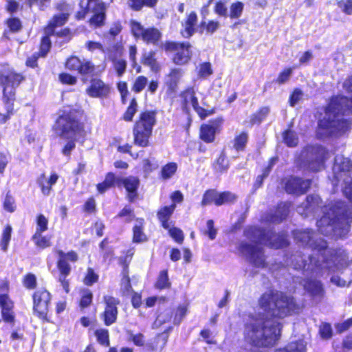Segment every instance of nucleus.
<instances>
[{
  "mask_svg": "<svg viewBox=\"0 0 352 352\" xmlns=\"http://www.w3.org/2000/svg\"><path fill=\"white\" fill-rule=\"evenodd\" d=\"M257 305L263 318L249 316V320L244 324V341L256 348L273 347L280 338L281 324H269V320L283 319L297 313L299 305L293 296L274 288L262 293Z\"/></svg>",
  "mask_w": 352,
  "mask_h": 352,
  "instance_id": "obj_1",
  "label": "nucleus"
},
{
  "mask_svg": "<svg viewBox=\"0 0 352 352\" xmlns=\"http://www.w3.org/2000/svg\"><path fill=\"white\" fill-rule=\"evenodd\" d=\"M99 274L93 267H88L84 274L82 282L84 285L91 287L99 282Z\"/></svg>",
  "mask_w": 352,
  "mask_h": 352,
  "instance_id": "obj_49",
  "label": "nucleus"
},
{
  "mask_svg": "<svg viewBox=\"0 0 352 352\" xmlns=\"http://www.w3.org/2000/svg\"><path fill=\"white\" fill-rule=\"evenodd\" d=\"M270 112V108L268 106H263L258 108L256 112L253 113L250 117V125H259L267 117Z\"/></svg>",
  "mask_w": 352,
  "mask_h": 352,
  "instance_id": "obj_41",
  "label": "nucleus"
},
{
  "mask_svg": "<svg viewBox=\"0 0 352 352\" xmlns=\"http://www.w3.org/2000/svg\"><path fill=\"white\" fill-rule=\"evenodd\" d=\"M138 110V103L135 98H132L126 110L122 115L121 119L126 122H131Z\"/></svg>",
  "mask_w": 352,
  "mask_h": 352,
  "instance_id": "obj_47",
  "label": "nucleus"
},
{
  "mask_svg": "<svg viewBox=\"0 0 352 352\" xmlns=\"http://www.w3.org/2000/svg\"><path fill=\"white\" fill-rule=\"evenodd\" d=\"M322 215L317 221L319 232L343 239L347 235L352 222V208L342 200L330 201L322 208Z\"/></svg>",
  "mask_w": 352,
  "mask_h": 352,
  "instance_id": "obj_2",
  "label": "nucleus"
},
{
  "mask_svg": "<svg viewBox=\"0 0 352 352\" xmlns=\"http://www.w3.org/2000/svg\"><path fill=\"white\" fill-rule=\"evenodd\" d=\"M58 178L59 176L55 172L51 173L49 178L46 177L44 173L38 175L36 178V184L44 196L50 195L52 186L57 182Z\"/></svg>",
  "mask_w": 352,
  "mask_h": 352,
  "instance_id": "obj_27",
  "label": "nucleus"
},
{
  "mask_svg": "<svg viewBox=\"0 0 352 352\" xmlns=\"http://www.w3.org/2000/svg\"><path fill=\"white\" fill-rule=\"evenodd\" d=\"M25 80V76L14 69L0 70V87L2 89V102L6 113L0 112V124L6 123L16 113L14 102L16 88Z\"/></svg>",
  "mask_w": 352,
  "mask_h": 352,
  "instance_id": "obj_4",
  "label": "nucleus"
},
{
  "mask_svg": "<svg viewBox=\"0 0 352 352\" xmlns=\"http://www.w3.org/2000/svg\"><path fill=\"white\" fill-rule=\"evenodd\" d=\"M220 23L216 20L201 21L199 25V34H213L219 28Z\"/></svg>",
  "mask_w": 352,
  "mask_h": 352,
  "instance_id": "obj_46",
  "label": "nucleus"
},
{
  "mask_svg": "<svg viewBox=\"0 0 352 352\" xmlns=\"http://www.w3.org/2000/svg\"><path fill=\"white\" fill-rule=\"evenodd\" d=\"M138 222L132 228V242L133 243H142L148 241V237L144 232V219L143 218H137Z\"/></svg>",
  "mask_w": 352,
  "mask_h": 352,
  "instance_id": "obj_33",
  "label": "nucleus"
},
{
  "mask_svg": "<svg viewBox=\"0 0 352 352\" xmlns=\"http://www.w3.org/2000/svg\"><path fill=\"white\" fill-rule=\"evenodd\" d=\"M238 198V195L232 191H219L218 207L223 205H234L237 202Z\"/></svg>",
  "mask_w": 352,
  "mask_h": 352,
  "instance_id": "obj_42",
  "label": "nucleus"
},
{
  "mask_svg": "<svg viewBox=\"0 0 352 352\" xmlns=\"http://www.w3.org/2000/svg\"><path fill=\"white\" fill-rule=\"evenodd\" d=\"M314 232L312 230H295L292 231V236L296 243L303 247H309L316 250L318 256L323 258V263H326L328 271L332 270L330 262H335L338 256V250L328 249L327 242L323 239L316 241L314 239Z\"/></svg>",
  "mask_w": 352,
  "mask_h": 352,
  "instance_id": "obj_5",
  "label": "nucleus"
},
{
  "mask_svg": "<svg viewBox=\"0 0 352 352\" xmlns=\"http://www.w3.org/2000/svg\"><path fill=\"white\" fill-rule=\"evenodd\" d=\"M329 157V151L322 145H316L312 151V156L308 162L311 171L317 173L325 168V162Z\"/></svg>",
  "mask_w": 352,
  "mask_h": 352,
  "instance_id": "obj_21",
  "label": "nucleus"
},
{
  "mask_svg": "<svg viewBox=\"0 0 352 352\" xmlns=\"http://www.w3.org/2000/svg\"><path fill=\"white\" fill-rule=\"evenodd\" d=\"M324 112L334 117L352 114V97L342 94L332 96L327 104Z\"/></svg>",
  "mask_w": 352,
  "mask_h": 352,
  "instance_id": "obj_12",
  "label": "nucleus"
},
{
  "mask_svg": "<svg viewBox=\"0 0 352 352\" xmlns=\"http://www.w3.org/2000/svg\"><path fill=\"white\" fill-rule=\"evenodd\" d=\"M157 109H144L139 113L132 128L133 144L135 146L146 148L151 145L150 140L157 124Z\"/></svg>",
  "mask_w": 352,
  "mask_h": 352,
  "instance_id": "obj_6",
  "label": "nucleus"
},
{
  "mask_svg": "<svg viewBox=\"0 0 352 352\" xmlns=\"http://www.w3.org/2000/svg\"><path fill=\"white\" fill-rule=\"evenodd\" d=\"M111 88L99 78H93L90 80L89 85L86 88V94L91 98H105L110 94Z\"/></svg>",
  "mask_w": 352,
  "mask_h": 352,
  "instance_id": "obj_24",
  "label": "nucleus"
},
{
  "mask_svg": "<svg viewBox=\"0 0 352 352\" xmlns=\"http://www.w3.org/2000/svg\"><path fill=\"white\" fill-rule=\"evenodd\" d=\"M350 122L346 119H331L323 118L318 121V128L325 131L331 135L342 134L347 131L351 127Z\"/></svg>",
  "mask_w": 352,
  "mask_h": 352,
  "instance_id": "obj_17",
  "label": "nucleus"
},
{
  "mask_svg": "<svg viewBox=\"0 0 352 352\" xmlns=\"http://www.w3.org/2000/svg\"><path fill=\"white\" fill-rule=\"evenodd\" d=\"M156 51L151 50L147 53H144L142 55L140 63L145 66H148L153 72H158L160 69V65L157 62L155 57Z\"/></svg>",
  "mask_w": 352,
  "mask_h": 352,
  "instance_id": "obj_40",
  "label": "nucleus"
},
{
  "mask_svg": "<svg viewBox=\"0 0 352 352\" xmlns=\"http://www.w3.org/2000/svg\"><path fill=\"white\" fill-rule=\"evenodd\" d=\"M93 302V293L89 289H84L78 302V306L81 310L89 307Z\"/></svg>",
  "mask_w": 352,
  "mask_h": 352,
  "instance_id": "obj_57",
  "label": "nucleus"
},
{
  "mask_svg": "<svg viewBox=\"0 0 352 352\" xmlns=\"http://www.w3.org/2000/svg\"><path fill=\"white\" fill-rule=\"evenodd\" d=\"M0 309L3 322L12 325L14 324V302L9 294H0Z\"/></svg>",
  "mask_w": 352,
  "mask_h": 352,
  "instance_id": "obj_23",
  "label": "nucleus"
},
{
  "mask_svg": "<svg viewBox=\"0 0 352 352\" xmlns=\"http://www.w3.org/2000/svg\"><path fill=\"white\" fill-rule=\"evenodd\" d=\"M119 177L113 172H107L105 174L104 179L96 184L98 193L102 195L112 188L118 187Z\"/></svg>",
  "mask_w": 352,
  "mask_h": 352,
  "instance_id": "obj_29",
  "label": "nucleus"
},
{
  "mask_svg": "<svg viewBox=\"0 0 352 352\" xmlns=\"http://www.w3.org/2000/svg\"><path fill=\"white\" fill-rule=\"evenodd\" d=\"M65 68L71 72H77L82 76L91 74L95 71V65L90 60H81L77 56H70L64 63Z\"/></svg>",
  "mask_w": 352,
  "mask_h": 352,
  "instance_id": "obj_19",
  "label": "nucleus"
},
{
  "mask_svg": "<svg viewBox=\"0 0 352 352\" xmlns=\"http://www.w3.org/2000/svg\"><path fill=\"white\" fill-rule=\"evenodd\" d=\"M58 114L54 129L60 132V137L69 138L85 133V123L82 121L85 113L80 104L64 105L58 110Z\"/></svg>",
  "mask_w": 352,
  "mask_h": 352,
  "instance_id": "obj_3",
  "label": "nucleus"
},
{
  "mask_svg": "<svg viewBox=\"0 0 352 352\" xmlns=\"http://www.w3.org/2000/svg\"><path fill=\"white\" fill-rule=\"evenodd\" d=\"M282 138L283 142L289 147H294L298 144V138L295 132L291 129L284 131Z\"/></svg>",
  "mask_w": 352,
  "mask_h": 352,
  "instance_id": "obj_61",
  "label": "nucleus"
},
{
  "mask_svg": "<svg viewBox=\"0 0 352 352\" xmlns=\"http://www.w3.org/2000/svg\"><path fill=\"white\" fill-rule=\"evenodd\" d=\"M147 86L146 93L153 95L156 93L160 86V82L157 79H151L148 81V78L144 75L138 76L131 84V91L134 94L141 93Z\"/></svg>",
  "mask_w": 352,
  "mask_h": 352,
  "instance_id": "obj_22",
  "label": "nucleus"
},
{
  "mask_svg": "<svg viewBox=\"0 0 352 352\" xmlns=\"http://www.w3.org/2000/svg\"><path fill=\"white\" fill-rule=\"evenodd\" d=\"M244 9V4L243 2L237 1L231 3L230 6V12L228 13V16L230 19H236L241 17Z\"/></svg>",
  "mask_w": 352,
  "mask_h": 352,
  "instance_id": "obj_59",
  "label": "nucleus"
},
{
  "mask_svg": "<svg viewBox=\"0 0 352 352\" xmlns=\"http://www.w3.org/2000/svg\"><path fill=\"white\" fill-rule=\"evenodd\" d=\"M160 48L166 53L173 52L172 63L178 66L188 65L192 58V45L189 41H175L167 40L162 43Z\"/></svg>",
  "mask_w": 352,
  "mask_h": 352,
  "instance_id": "obj_8",
  "label": "nucleus"
},
{
  "mask_svg": "<svg viewBox=\"0 0 352 352\" xmlns=\"http://www.w3.org/2000/svg\"><path fill=\"white\" fill-rule=\"evenodd\" d=\"M188 311V305L187 304L179 305L173 313L174 324L179 325L183 318L186 316Z\"/></svg>",
  "mask_w": 352,
  "mask_h": 352,
  "instance_id": "obj_58",
  "label": "nucleus"
},
{
  "mask_svg": "<svg viewBox=\"0 0 352 352\" xmlns=\"http://www.w3.org/2000/svg\"><path fill=\"white\" fill-rule=\"evenodd\" d=\"M179 96L182 98L181 104L182 110L186 113H188L190 111L189 105L190 104L201 120H204L216 112L215 108L214 107L207 109L199 106L198 98L192 86L185 88L181 91Z\"/></svg>",
  "mask_w": 352,
  "mask_h": 352,
  "instance_id": "obj_11",
  "label": "nucleus"
},
{
  "mask_svg": "<svg viewBox=\"0 0 352 352\" xmlns=\"http://www.w3.org/2000/svg\"><path fill=\"white\" fill-rule=\"evenodd\" d=\"M97 342L102 346L109 347L110 335L109 331L106 328H98L94 332Z\"/></svg>",
  "mask_w": 352,
  "mask_h": 352,
  "instance_id": "obj_50",
  "label": "nucleus"
},
{
  "mask_svg": "<svg viewBox=\"0 0 352 352\" xmlns=\"http://www.w3.org/2000/svg\"><path fill=\"white\" fill-rule=\"evenodd\" d=\"M130 31L136 39H141L147 45H159L162 38L161 31L154 27L144 28L140 22L131 19L129 21Z\"/></svg>",
  "mask_w": 352,
  "mask_h": 352,
  "instance_id": "obj_10",
  "label": "nucleus"
},
{
  "mask_svg": "<svg viewBox=\"0 0 352 352\" xmlns=\"http://www.w3.org/2000/svg\"><path fill=\"white\" fill-rule=\"evenodd\" d=\"M177 168L176 162H168L162 167L160 177L163 180L169 179L176 173Z\"/></svg>",
  "mask_w": 352,
  "mask_h": 352,
  "instance_id": "obj_54",
  "label": "nucleus"
},
{
  "mask_svg": "<svg viewBox=\"0 0 352 352\" xmlns=\"http://www.w3.org/2000/svg\"><path fill=\"white\" fill-rule=\"evenodd\" d=\"M269 247L274 249H279L286 248L289 245V243L287 238L283 235L276 236L272 234L268 239Z\"/></svg>",
  "mask_w": 352,
  "mask_h": 352,
  "instance_id": "obj_53",
  "label": "nucleus"
},
{
  "mask_svg": "<svg viewBox=\"0 0 352 352\" xmlns=\"http://www.w3.org/2000/svg\"><path fill=\"white\" fill-rule=\"evenodd\" d=\"M198 16L195 11H191L186 14L185 19L182 21V28L179 31L181 36L184 38H190L197 31Z\"/></svg>",
  "mask_w": 352,
  "mask_h": 352,
  "instance_id": "obj_26",
  "label": "nucleus"
},
{
  "mask_svg": "<svg viewBox=\"0 0 352 352\" xmlns=\"http://www.w3.org/2000/svg\"><path fill=\"white\" fill-rule=\"evenodd\" d=\"M289 212L287 204L279 202L276 206L274 212L269 215V220L274 223H280L287 217Z\"/></svg>",
  "mask_w": 352,
  "mask_h": 352,
  "instance_id": "obj_36",
  "label": "nucleus"
},
{
  "mask_svg": "<svg viewBox=\"0 0 352 352\" xmlns=\"http://www.w3.org/2000/svg\"><path fill=\"white\" fill-rule=\"evenodd\" d=\"M154 287L158 290L170 289L171 287V282L168 277V271L167 269L161 270L154 283Z\"/></svg>",
  "mask_w": 352,
  "mask_h": 352,
  "instance_id": "obj_45",
  "label": "nucleus"
},
{
  "mask_svg": "<svg viewBox=\"0 0 352 352\" xmlns=\"http://www.w3.org/2000/svg\"><path fill=\"white\" fill-rule=\"evenodd\" d=\"M219 191L216 188H209L204 191L201 201V206L214 205L218 207Z\"/></svg>",
  "mask_w": 352,
  "mask_h": 352,
  "instance_id": "obj_44",
  "label": "nucleus"
},
{
  "mask_svg": "<svg viewBox=\"0 0 352 352\" xmlns=\"http://www.w3.org/2000/svg\"><path fill=\"white\" fill-rule=\"evenodd\" d=\"M306 344L302 340H296L290 342L286 347L279 349L278 352H306Z\"/></svg>",
  "mask_w": 352,
  "mask_h": 352,
  "instance_id": "obj_56",
  "label": "nucleus"
},
{
  "mask_svg": "<svg viewBox=\"0 0 352 352\" xmlns=\"http://www.w3.org/2000/svg\"><path fill=\"white\" fill-rule=\"evenodd\" d=\"M158 0H129V6L133 11H140L144 6L155 8Z\"/></svg>",
  "mask_w": 352,
  "mask_h": 352,
  "instance_id": "obj_52",
  "label": "nucleus"
},
{
  "mask_svg": "<svg viewBox=\"0 0 352 352\" xmlns=\"http://www.w3.org/2000/svg\"><path fill=\"white\" fill-rule=\"evenodd\" d=\"M304 289L312 296H322L324 294V288L321 281L307 278L303 285Z\"/></svg>",
  "mask_w": 352,
  "mask_h": 352,
  "instance_id": "obj_37",
  "label": "nucleus"
},
{
  "mask_svg": "<svg viewBox=\"0 0 352 352\" xmlns=\"http://www.w3.org/2000/svg\"><path fill=\"white\" fill-rule=\"evenodd\" d=\"M32 311L43 323H53L50 308L52 294L44 287L36 289L32 295Z\"/></svg>",
  "mask_w": 352,
  "mask_h": 352,
  "instance_id": "obj_7",
  "label": "nucleus"
},
{
  "mask_svg": "<svg viewBox=\"0 0 352 352\" xmlns=\"http://www.w3.org/2000/svg\"><path fill=\"white\" fill-rule=\"evenodd\" d=\"M69 16V12H62L52 15L43 28L44 32L52 34L53 30H56L57 28L63 27L67 23Z\"/></svg>",
  "mask_w": 352,
  "mask_h": 352,
  "instance_id": "obj_28",
  "label": "nucleus"
},
{
  "mask_svg": "<svg viewBox=\"0 0 352 352\" xmlns=\"http://www.w3.org/2000/svg\"><path fill=\"white\" fill-rule=\"evenodd\" d=\"M352 171V162L351 160L344 158L333 168L334 186H338L340 182H347L352 179L351 173Z\"/></svg>",
  "mask_w": 352,
  "mask_h": 352,
  "instance_id": "obj_25",
  "label": "nucleus"
},
{
  "mask_svg": "<svg viewBox=\"0 0 352 352\" xmlns=\"http://www.w3.org/2000/svg\"><path fill=\"white\" fill-rule=\"evenodd\" d=\"M284 189L288 194L300 196L305 194L311 188L312 180L294 176L283 179Z\"/></svg>",
  "mask_w": 352,
  "mask_h": 352,
  "instance_id": "obj_18",
  "label": "nucleus"
},
{
  "mask_svg": "<svg viewBox=\"0 0 352 352\" xmlns=\"http://www.w3.org/2000/svg\"><path fill=\"white\" fill-rule=\"evenodd\" d=\"M122 255L118 259L119 265L122 267L124 274L123 279H125L128 285L131 287V280L129 276V267L135 254V248H130L127 250L122 252Z\"/></svg>",
  "mask_w": 352,
  "mask_h": 352,
  "instance_id": "obj_30",
  "label": "nucleus"
},
{
  "mask_svg": "<svg viewBox=\"0 0 352 352\" xmlns=\"http://www.w3.org/2000/svg\"><path fill=\"white\" fill-rule=\"evenodd\" d=\"M239 252L247 256L250 263L257 268H265L267 263L262 247L242 241L238 246Z\"/></svg>",
  "mask_w": 352,
  "mask_h": 352,
  "instance_id": "obj_13",
  "label": "nucleus"
},
{
  "mask_svg": "<svg viewBox=\"0 0 352 352\" xmlns=\"http://www.w3.org/2000/svg\"><path fill=\"white\" fill-rule=\"evenodd\" d=\"M249 140V134L246 131H241L234 135L232 143L233 149L237 152H244Z\"/></svg>",
  "mask_w": 352,
  "mask_h": 352,
  "instance_id": "obj_39",
  "label": "nucleus"
},
{
  "mask_svg": "<svg viewBox=\"0 0 352 352\" xmlns=\"http://www.w3.org/2000/svg\"><path fill=\"white\" fill-rule=\"evenodd\" d=\"M126 217L125 221L129 223L135 219V214L133 209L130 206H125L122 209H121L118 214L116 215L115 218H124Z\"/></svg>",
  "mask_w": 352,
  "mask_h": 352,
  "instance_id": "obj_64",
  "label": "nucleus"
},
{
  "mask_svg": "<svg viewBox=\"0 0 352 352\" xmlns=\"http://www.w3.org/2000/svg\"><path fill=\"white\" fill-rule=\"evenodd\" d=\"M56 254L58 255L56 260V267L58 272V280L65 292L68 293L69 292V282L67 277L72 272V267L69 263H76L78 261L79 256L74 250L65 252L61 250H58Z\"/></svg>",
  "mask_w": 352,
  "mask_h": 352,
  "instance_id": "obj_9",
  "label": "nucleus"
},
{
  "mask_svg": "<svg viewBox=\"0 0 352 352\" xmlns=\"http://www.w3.org/2000/svg\"><path fill=\"white\" fill-rule=\"evenodd\" d=\"M107 9L104 8V6H102V8H93V14L88 21L89 25L94 28L103 27L105 25Z\"/></svg>",
  "mask_w": 352,
  "mask_h": 352,
  "instance_id": "obj_34",
  "label": "nucleus"
},
{
  "mask_svg": "<svg viewBox=\"0 0 352 352\" xmlns=\"http://www.w3.org/2000/svg\"><path fill=\"white\" fill-rule=\"evenodd\" d=\"M6 28L4 29L2 36L4 38L9 39L10 34H17L23 29L21 20L17 16H10L4 21Z\"/></svg>",
  "mask_w": 352,
  "mask_h": 352,
  "instance_id": "obj_31",
  "label": "nucleus"
},
{
  "mask_svg": "<svg viewBox=\"0 0 352 352\" xmlns=\"http://www.w3.org/2000/svg\"><path fill=\"white\" fill-rule=\"evenodd\" d=\"M23 286L28 290H34L37 287V278L34 274L28 272L22 278Z\"/></svg>",
  "mask_w": 352,
  "mask_h": 352,
  "instance_id": "obj_60",
  "label": "nucleus"
},
{
  "mask_svg": "<svg viewBox=\"0 0 352 352\" xmlns=\"http://www.w3.org/2000/svg\"><path fill=\"white\" fill-rule=\"evenodd\" d=\"M44 232H34L31 236V240L34 242L36 248L40 250H44L50 248L52 245V235H44Z\"/></svg>",
  "mask_w": 352,
  "mask_h": 352,
  "instance_id": "obj_38",
  "label": "nucleus"
},
{
  "mask_svg": "<svg viewBox=\"0 0 352 352\" xmlns=\"http://www.w3.org/2000/svg\"><path fill=\"white\" fill-rule=\"evenodd\" d=\"M140 179L138 176L129 175L120 177L118 188L123 187L126 191V197L129 203H133L138 199V189Z\"/></svg>",
  "mask_w": 352,
  "mask_h": 352,
  "instance_id": "obj_20",
  "label": "nucleus"
},
{
  "mask_svg": "<svg viewBox=\"0 0 352 352\" xmlns=\"http://www.w3.org/2000/svg\"><path fill=\"white\" fill-rule=\"evenodd\" d=\"M309 262L302 254H296L292 255L291 263L293 267L296 270L316 272L320 271L326 267L327 264L323 263V259L320 261L312 255L308 256Z\"/></svg>",
  "mask_w": 352,
  "mask_h": 352,
  "instance_id": "obj_16",
  "label": "nucleus"
},
{
  "mask_svg": "<svg viewBox=\"0 0 352 352\" xmlns=\"http://www.w3.org/2000/svg\"><path fill=\"white\" fill-rule=\"evenodd\" d=\"M230 160H228L226 153L222 150L217 158L212 163V168L214 173L218 174H223L228 172L230 168Z\"/></svg>",
  "mask_w": 352,
  "mask_h": 352,
  "instance_id": "obj_35",
  "label": "nucleus"
},
{
  "mask_svg": "<svg viewBox=\"0 0 352 352\" xmlns=\"http://www.w3.org/2000/svg\"><path fill=\"white\" fill-rule=\"evenodd\" d=\"M12 227L7 224L3 228L0 238V249L3 252H7L11 241Z\"/></svg>",
  "mask_w": 352,
  "mask_h": 352,
  "instance_id": "obj_51",
  "label": "nucleus"
},
{
  "mask_svg": "<svg viewBox=\"0 0 352 352\" xmlns=\"http://www.w3.org/2000/svg\"><path fill=\"white\" fill-rule=\"evenodd\" d=\"M2 208L9 213H13L16 210V201L10 190H8L5 195L2 201Z\"/></svg>",
  "mask_w": 352,
  "mask_h": 352,
  "instance_id": "obj_55",
  "label": "nucleus"
},
{
  "mask_svg": "<svg viewBox=\"0 0 352 352\" xmlns=\"http://www.w3.org/2000/svg\"><path fill=\"white\" fill-rule=\"evenodd\" d=\"M104 310L100 314V318L105 326H111L117 322L118 317L119 298L113 296L105 295L102 298Z\"/></svg>",
  "mask_w": 352,
  "mask_h": 352,
  "instance_id": "obj_15",
  "label": "nucleus"
},
{
  "mask_svg": "<svg viewBox=\"0 0 352 352\" xmlns=\"http://www.w3.org/2000/svg\"><path fill=\"white\" fill-rule=\"evenodd\" d=\"M168 230V234L170 237L177 243L182 244L184 240V235L183 231L177 227H171L170 224L169 225L168 228H164Z\"/></svg>",
  "mask_w": 352,
  "mask_h": 352,
  "instance_id": "obj_63",
  "label": "nucleus"
},
{
  "mask_svg": "<svg viewBox=\"0 0 352 352\" xmlns=\"http://www.w3.org/2000/svg\"><path fill=\"white\" fill-rule=\"evenodd\" d=\"M52 34L45 33L40 38L38 51L36 52L43 58L47 57L52 49V44L50 38Z\"/></svg>",
  "mask_w": 352,
  "mask_h": 352,
  "instance_id": "obj_43",
  "label": "nucleus"
},
{
  "mask_svg": "<svg viewBox=\"0 0 352 352\" xmlns=\"http://www.w3.org/2000/svg\"><path fill=\"white\" fill-rule=\"evenodd\" d=\"M110 243L109 238L105 237L99 243L101 255L104 261H111L114 256L113 248L109 245Z\"/></svg>",
  "mask_w": 352,
  "mask_h": 352,
  "instance_id": "obj_48",
  "label": "nucleus"
},
{
  "mask_svg": "<svg viewBox=\"0 0 352 352\" xmlns=\"http://www.w3.org/2000/svg\"><path fill=\"white\" fill-rule=\"evenodd\" d=\"M223 121L221 116H218L202 123L199 127V139L206 144L214 143L217 135L222 131Z\"/></svg>",
  "mask_w": 352,
  "mask_h": 352,
  "instance_id": "obj_14",
  "label": "nucleus"
},
{
  "mask_svg": "<svg viewBox=\"0 0 352 352\" xmlns=\"http://www.w3.org/2000/svg\"><path fill=\"white\" fill-rule=\"evenodd\" d=\"M176 208L175 204L160 207L157 211V217L163 228H168L170 224V219Z\"/></svg>",
  "mask_w": 352,
  "mask_h": 352,
  "instance_id": "obj_32",
  "label": "nucleus"
},
{
  "mask_svg": "<svg viewBox=\"0 0 352 352\" xmlns=\"http://www.w3.org/2000/svg\"><path fill=\"white\" fill-rule=\"evenodd\" d=\"M35 232H46L48 230L49 220L43 214H38L35 217Z\"/></svg>",
  "mask_w": 352,
  "mask_h": 352,
  "instance_id": "obj_62",
  "label": "nucleus"
}]
</instances>
